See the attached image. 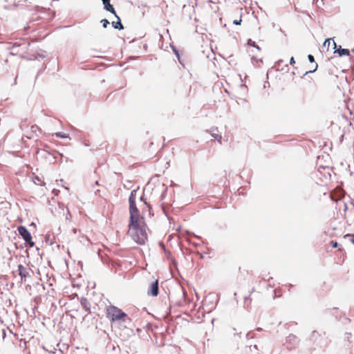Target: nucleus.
<instances>
[{
  "mask_svg": "<svg viewBox=\"0 0 354 354\" xmlns=\"http://www.w3.org/2000/svg\"><path fill=\"white\" fill-rule=\"evenodd\" d=\"M136 191L131 192L129 202V223L127 234L138 244L143 245L148 239L147 226L136 205Z\"/></svg>",
  "mask_w": 354,
  "mask_h": 354,
  "instance_id": "1",
  "label": "nucleus"
},
{
  "mask_svg": "<svg viewBox=\"0 0 354 354\" xmlns=\"http://www.w3.org/2000/svg\"><path fill=\"white\" fill-rule=\"evenodd\" d=\"M106 317L111 322L118 321L125 322L127 319H129L127 313L114 306H111L106 308Z\"/></svg>",
  "mask_w": 354,
  "mask_h": 354,
  "instance_id": "2",
  "label": "nucleus"
},
{
  "mask_svg": "<svg viewBox=\"0 0 354 354\" xmlns=\"http://www.w3.org/2000/svg\"><path fill=\"white\" fill-rule=\"evenodd\" d=\"M19 234L21 236L24 240L29 245L30 247H33L35 243L32 241L30 233L24 226H19L17 228Z\"/></svg>",
  "mask_w": 354,
  "mask_h": 354,
  "instance_id": "3",
  "label": "nucleus"
},
{
  "mask_svg": "<svg viewBox=\"0 0 354 354\" xmlns=\"http://www.w3.org/2000/svg\"><path fill=\"white\" fill-rule=\"evenodd\" d=\"M216 304V298L213 295H208L205 297L203 301V307L208 308L209 310H211Z\"/></svg>",
  "mask_w": 354,
  "mask_h": 354,
  "instance_id": "4",
  "label": "nucleus"
},
{
  "mask_svg": "<svg viewBox=\"0 0 354 354\" xmlns=\"http://www.w3.org/2000/svg\"><path fill=\"white\" fill-rule=\"evenodd\" d=\"M148 295L156 297L158 295V280L156 279L152 281L148 288Z\"/></svg>",
  "mask_w": 354,
  "mask_h": 354,
  "instance_id": "5",
  "label": "nucleus"
},
{
  "mask_svg": "<svg viewBox=\"0 0 354 354\" xmlns=\"http://www.w3.org/2000/svg\"><path fill=\"white\" fill-rule=\"evenodd\" d=\"M158 149V146L155 145L153 142H149L147 146H146L145 150L147 153V156H151L156 153V152Z\"/></svg>",
  "mask_w": 354,
  "mask_h": 354,
  "instance_id": "6",
  "label": "nucleus"
},
{
  "mask_svg": "<svg viewBox=\"0 0 354 354\" xmlns=\"http://www.w3.org/2000/svg\"><path fill=\"white\" fill-rule=\"evenodd\" d=\"M102 3H103V5H104V8L111 12L112 14H113L115 16H116V12H115V10L112 4H111L110 3V0H102Z\"/></svg>",
  "mask_w": 354,
  "mask_h": 354,
  "instance_id": "7",
  "label": "nucleus"
},
{
  "mask_svg": "<svg viewBox=\"0 0 354 354\" xmlns=\"http://www.w3.org/2000/svg\"><path fill=\"white\" fill-rule=\"evenodd\" d=\"M18 271L19 274L21 276V279H26V277L28 274V272L27 271V269L22 265L18 266Z\"/></svg>",
  "mask_w": 354,
  "mask_h": 354,
  "instance_id": "8",
  "label": "nucleus"
},
{
  "mask_svg": "<svg viewBox=\"0 0 354 354\" xmlns=\"http://www.w3.org/2000/svg\"><path fill=\"white\" fill-rule=\"evenodd\" d=\"M117 19H118V21H113L112 22V26L115 28V29H118V30H122L124 28L123 27V25L121 23V21H120V19L119 18V17L116 15V16H115Z\"/></svg>",
  "mask_w": 354,
  "mask_h": 354,
  "instance_id": "9",
  "label": "nucleus"
},
{
  "mask_svg": "<svg viewBox=\"0 0 354 354\" xmlns=\"http://www.w3.org/2000/svg\"><path fill=\"white\" fill-rule=\"evenodd\" d=\"M330 243L332 248H338V251L339 252H343L344 254H346V253H345V252L344 250V248L337 241H331Z\"/></svg>",
  "mask_w": 354,
  "mask_h": 354,
  "instance_id": "10",
  "label": "nucleus"
},
{
  "mask_svg": "<svg viewBox=\"0 0 354 354\" xmlns=\"http://www.w3.org/2000/svg\"><path fill=\"white\" fill-rule=\"evenodd\" d=\"M32 180L34 183L37 185L42 186L45 184L44 180L41 178L39 177L38 176H34L32 177Z\"/></svg>",
  "mask_w": 354,
  "mask_h": 354,
  "instance_id": "11",
  "label": "nucleus"
},
{
  "mask_svg": "<svg viewBox=\"0 0 354 354\" xmlns=\"http://www.w3.org/2000/svg\"><path fill=\"white\" fill-rule=\"evenodd\" d=\"M335 52H337L339 56L346 55L348 56L350 55V52L348 49L341 48V46L339 48L336 50Z\"/></svg>",
  "mask_w": 354,
  "mask_h": 354,
  "instance_id": "12",
  "label": "nucleus"
},
{
  "mask_svg": "<svg viewBox=\"0 0 354 354\" xmlns=\"http://www.w3.org/2000/svg\"><path fill=\"white\" fill-rule=\"evenodd\" d=\"M331 44L334 46L333 48H335L336 44H335V42L334 41H331L330 39H327L325 40V41L324 43V46H327V48H328Z\"/></svg>",
  "mask_w": 354,
  "mask_h": 354,
  "instance_id": "13",
  "label": "nucleus"
},
{
  "mask_svg": "<svg viewBox=\"0 0 354 354\" xmlns=\"http://www.w3.org/2000/svg\"><path fill=\"white\" fill-rule=\"evenodd\" d=\"M212 136L215 139V140H217L218 142L221 144V140H222V136L220 135V134H218V133H212Z\"/></svg>",
  "mask_w": 354,
  "mask_h": 354,
  "instance_id": "14",
  "label": "nucleus"
},
{
  "mask_svg": "<svg viewBox=\"0 0 354 354\" xmlns=\"http://www.w3.org/2000/svg\"><path fill=\"white\" fill-rule=\"evenodd\" d=\"M344 239H349L350 241L354 244V234H346L344 236Z\"/></svg>",
  "mask_w": 354,
  "mask_h": 354,
  "instance_id": "15",
  "label": "nucleus"
},
{
  "mask_svg": "<svg viewBox=\"0 0 354 354\" xmlns=\"http://www.w3.org/2000/svg\"><path fill=\"white\" fill-rule=\"evenodd\" d=\"M57 137L62 138H68V135L66 133H63L61 132H58L55 133Z\"/></svg>",
  "mask_w": 354,
  "mask_h": 354,
  "instance_id": "16",
  "label": "nucleus"
},
{
  "mask_svg": "<svg viewBox=\"0 0 354 354\" xmlns=\"http://www.w3.org/2000/svg\"><path fill=\"white\" fill-rule=\"evenodd\" d=\"M101 23L102 24V26L104 28H106L108 26V25L109 24V21L106 19H102L101 21Z\"/></svg>",
  "mask_w": 354,
  "mask_h": 354,
  "instance_id": "17",
  "label": "nucleus"
},
{
  "mask_svg": "<svg viewBox=\"0 0 354 354\" xmlns=\"http://www.w3.org/2000/svg\"><path fill=\"white\" fill-rule=\"evenodd\" d=\"M242 19L241 17H240L239 19H235L233 21V24L235 25H240L241 24Z\"/></svg>",
  "mask_w": 354,
  "mask_h": 354,
  "instance_id": "18",
  "label": "nucleus"
},
{
  "mask_svg": "<svg viewBox=\"0 0 354 354\" xmlns=\"http://www.w3.org/2000/svg\"><path fill=\"white\" fill-rule=\"evenodd\" d=\"M317 66H317V64H315V67L313 68V70H310V71H306V72L305 73V75H306V74H308V73H313V72L317 70Z\"/></svg>",
  "mask_w": 354,
  "mask_h": 354,
  "instance_id": "19",
  "label": "nucleus"
},
{
  "mask_svg": "<svg viewBox=\"0 0 354 354\" xmlns=\"http://www.w3.org/2000/svg\"><path fill=\"white\" fill-rule=\"evenodd\" d=\"M337 193L338 194V198H341L342 197H343V196H344L343 190L339 189V190L337 191Z\"/></svg>",
  "mask_w": 354,
  "mask_h": 354,
  "instance_id": "20",
  "label": "nucleus"
},
{
  "mask_svg": "<svg viewBox=\"0 0 354 354\" xmlns=\"http://www.w3.org/2000/svg\"><path fill=\"white\" fill-rule=\"evenodd\" d=\"M308 60L310 62H315V58L312 55H308Z\"/></svg>",
  "mask_w": 354,
  "mask_h": 354,
  "instance_id": "21",
  "label": "nucleus"
},
{
  "mask_svg": "<svg viewBox=\"0 0 354 354\" xmlns=\"http://www.w3.org/2000/svg\"><path fill=\"white\" fill-rule=\"evenodd\" d=\"M295 63V59H294V57H292L290 58V64L291 65H293Z\"/></svg>",
  "mask_w": 354,
  "mask_h": 354,
  "instance_id": "22",
  "label": "nucleus"
},
{
  "mask_svg": "<svg viewBox=\"0 0 354 354\" xmlns=\"http://www.w3.org/2000/svg\"><path fill=\"white\" fill-rule=\"evenodd\" d=\"M31 129L32 131H36L37 130L39 129V127L37 126H32Z\"/></svg>",
  "mask_w": 354,
  "mask_h": 354,
  "instance_id": "23",
  "label": "nucleus"
},
{
  "mask_svg": "<svg viewBox=\"0 0 354 354\" xmlns=\"http://www.w3.org/2000/svg\"><path fill=\"white\" fill-rule=\"evenodd\" d=\"M176 55L178 57V61L181 63L180 59V57H179V54H178V53L177 51H176Z\"/></svg>",
  "mask_w": 354,
  "mask_h": 354,
  "instance_id": "24",
  "label": "nucleus"
},
{
  "mask_svg": "<svg viewBox=\"0 0 354 354\" xmlns=\"http://www.w3.org/2000/svg\"><path fill=\"white\" fill-rule=\"evenodd\" d=\"M255 41H253V43H251V45L254 46Z\"/></svg>",
  "mask_w": 354,
  "mask_h": 354,
  "instance_id": "25",
  "label": "nucleus"
},
{
  "mask_svg": "<svg viewBox=\"0 0 354 354\" xmlns=\"http://www.w3.org/2000/svg\"><path fill=\"white\" fill-rule=\"evenodd\" d=\"M255 41H253V43H251V45L254 46Z\"/></svg>",
  "mask_w": 354,
  "mask_h": 354,
  "instance_id": "26",
  "label": "nucleus"
},
{
  "mask_svg": "<svg viewBox=\"0 0 354 354\" xmlns=\"http://www.w3.org/2000/svg\"><path fill=\"white\" fill-rule=\"evenodd\" d=\"M332 198H333V200L337 201V198L334 199L333 196H332Z\"/></svg>",
  "mask_w": 354,
  "mask_h": 354,
  "instance_id": "27",
  "label": "nucleus"
},
{
  "mask_svg": "<svg viewBox=\"0 0 354 354\" xmlns=\"http://www.w3.org/2000/svg\"><path fill=\"white\" fill-rule=\"evenodd\" d=\"M352 51L354 53V48H353V49H352Z\"/></svg>",
  "mask_w": 354,
  "mask_h": 354,
  "instance_id": "28",
  "label": "nucleus"
}]
</instances>
